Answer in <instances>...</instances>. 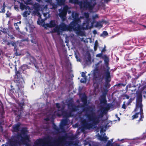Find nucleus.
<instances>
[{"mask_svg": "<svg viewBox=\"0 0 146 146\" xmlns=\"http://www.w3.org/2000/svg\"><path fill=\"white\" fill-rule=\"evenodd\" d=\"M112 105L111 104H108L105 107H101V113L98 116L96 115L93 110L92 113H86L85 115L89 122L88 123L86 119H84L81 121V123L83 128L86 129H90L92 128H96L97 125L100 122V117H102L104 114H106L108 111L112 107Z\"/></svg>", "mask_w": 146, "mask_h": 146, "instance_id": "f257e3e1", "label": "nucleus"}, {"mask_svg": "<svg viewBox=\"0 0 146 146\" xmlns=\"http://www.w3.org/2000/svg\"><path fill=\"white\" fill-rule=\"evenodd\" d=\"M15 74L14 80L13 82L11 83V88L9 89V91L13 93L15 92L19 97L24 94L23 83L24 81L22 75L21 74V73L19 71H17L16 67H15Z\"/></svg>", "mask_w": 146, "mask_h": 146, "instance_id": "f03ea898", "label": "nucleus"}, {"mask_svg": "<svg viewBox=\"0 0 146 146\" xmlns=\"http://www.w3.org/2000/svg\"><path fill=\"white\" fill-rule=\"evenodd\" d=\"M53 139L52 137L48 136L45 139H37L35 143L37 145L41 144L45 141L48 146H58L60 144L63 143L66 139L65 137L64 136H59L58 139H54L52 141Z\"/></svg>", "mask_w": 146, "mask_h": 146, "instance_id": "7ed1b4c3", "label": "nucleus"}, {"mask_svg": "<svg viewBox=\"0 0 146 146\" xmlns=\"http://www.w3.org/2000/svg\"><path fill=\"white\" fill-rule=\"evenodd\" d=\"M75 21V19L71 22L68 25H67L64 23H61L59 26H57L55 27V31L58 33L61 31H70L72 30L76 31L80 30V26L78 27H75L76 23H74Z\"/></svg>", "mask_w": 146, "mask_h": 146, "instance_id": "20e7f679", "label": "nucleus"}, {"mask_svg": "<svg viewBox=\"0 0 146 146\" xmlns=\"http://www.w3.org/2000/svg\"><path fill=\"white\" fill-rule=\"evenodd\" d=\"M87 98V96L85 94H84L81 98V100L83 104L79 106L83 108L82 111L86 112L85 114L88 113H92L93 112V108L91 106H88Z\"/></svg>", "mask_w": 146, "mask_h": 146, "instance_id": "39448f33", "label": "nucleus"}, {"mask_svg": "<svg viewBox=\"0 0 146 146\" xmlns=\"http://www.w3.org/2000/svg\"><path fill=\"white\" fill-rule=\"evenodd\" d=\"M130 97L134 100L136 98L135 108L141 106L142 105H143L142 103L143 101L142 95L141 92L137 91L136 92V93H132L130 95Z\"/></svg>", "mask_w": 146, "mask_h": 146, "instance_id": "423d86ee", "label": "nucleus"}, {"mask_svg": "<svg viewBox=\"0 0 146 146\" xmlns=\"http://www.w3.org/2000/svg\"><path fill=\"white\" fill-rule=\"evenodd\" d=\"M72 17L73 18V21H74V19L75 20L74 23L76 24H75V27H78L79 26H80V30L77 31V32L79 33L81 31V26L78 23L81 22L80 19H83L84 17L83 16H80V17H79V14L75 12H72Z\"/></svg>", "mask_w": 146, "mask_h": 146, "instance_id": "0eeeda50", "label": "nucleus"}, {"mask_svg": "<svg viewBox=\"0 0 146 146\" xmlns=\"http://www.w3.org/2000/svg\"><path fill=\"white\" fill-rule=\"evenodd\" d=\"M90 1L88 0H84L83 2L82 7L85 9H92L94 7L95 4L96 0H89Z\"/></svg>", "mask_w": 146, "mask_h": 146, "instance_id": "6e6552de", "label": "nucleus"}, {"mask_svg": "<svg viewBox=\"0 0 146 146\" xmlns=\"http://www.w3.org/2000/svg\"><path fill=\"white\" fill-rule=\"evenodd\" d=\"M17 139H19V138H21L20 141H18L19 145H20L22 144H26L27 141L29 140V137L28 135H23L24 137L22 136L21 134L18 133L17 135Z\"/></svg>", "mask_w": 146, "mask_h": 146, "instance_id": "1a4fd4ad", "label": "nucleus"}, {"mask_svg": "<svg viewBox=\"0 0 146 146\" xmlns=\"http://www.w3.org/2000/svg\"><path fill=\"white\" fill-rule=\"evenodd\" d=\"M93 76L94 79L101 82L102 81L104 78V76L102 75V74L99 73V70L97 68L94 70Z\"/></svg>", "mask_w": 146, "mask_h": 146, "instance_id": "9d476101", "label": "nucleus"}, {"mask_svg": "<svg viewBox=\"0 0 146 146\" xmlns=\"http://www.w3.org/2000/svg\"><path fill=\"white\" fill-rule=\"evenodd\" d=\"M17 136H12L10 139H8V144L9 146H17L19 145L18 141L17 140Z\"/></svg>", "mask_w": 146, "mask_h": 146, "instance_id": "9b49d317", "label": "nucleus"}, {"mask_svg": "<svg viewBox=\"0 0 146 146\" xmlns=\"http://www.w3.org/2000/svg\"><path fill=\"white\" fill-rule=\"evenodd\" d=\"M60 113H57L56 115L60 117L62 115L64 117L67 118L70 116H72L71 113H68L66 111L64 110V107L63 106L60 109Z\"/></svg>", "mask_w": 146, "mask_h": 146, "instance_id": "f8f14e48", "label": "nucleus"}, {"mask_svg": "<svg viewBox=\"0 0 146 146\" xmlns=\"http://www.w3.org/2000/svg\"><path fill=\"white\" fill-rule=\"evenodd\" d=\"M90 22V18L87 19L85 22H84L81 26V29H87L90 28L89 26Z\"/></svg>", "mask_w": 146, "mask_h": 146, "instance_id": "ddd939ff", "label": "nucleus"}, {"mask_svg": "<svg viewBox=\"0 0 146 146\" xmlns=\"http://www.w3.org/2000/svg\"><path fill=\"white\" fill-rule=\"evenodd\" d=\"M108 68L106 72L105 81L106 83H109L111 81L110 72V68L107 66Z\"/></svg>", "mask_w": 146, "mask_h": 146, "instance_id": "4468645a", "label": "nucleus"}, {"mask_svg": "<svg viewBox=\"0 0 146 146\" xmlns=\"http://www.w3.org/2000/svg\"><path fill=\"white\" fill-rule=\"evenodd\" d=\"M56 25L55 21L54 20H51L49 23H46L44 24V28L46 29H47V27L52 28L56 27Z\"/></svg>", "mask_w": 146, "mask_h": 146, "instance_id": "2eb2a0df", "label": "nucleus"}, {"mask_svg": "<svg viewBox=\"0 0 146 146\" xmlns=\"http://www.w3.org/2000/svg\"><path fill=\"white\" fill-rule=\"evenodd\" d=\"M68 108L71 110V111H76L78 110V106L71 102H70L68 104Z\"/></svg>", "mask_w": 146, "mask_h": 146, "instance_id": "dca6fc26", "label": "nucleus"}, {"mask_svg": "<svg viewBox=\"0 0 146 146\" xmlns=\"http://www.w3.org/2000/svg\"><path fill=\"white\" fill-rule=\"evenodd\" d=\"M139 108L140 109V111L139 112H140L139 114H140L141 115L140 117L143 118L144 117V115H143V105H142L141 106L138 107L137 108H135L134 110V111L135 112L137 111Z\"/></svg>", "mask_w": 146, "mask_h": 146, "instance_id": "f3484780", "label": "nucleus"}, {"mask_svg": "<svg viewBox=\"0 0 146 146\" xmlns=\"http://www.w3.org/2000/svg\"><path fill=\"white\" fill-rule=\"evenodd\" d=\"M21 125L20 123H18L13 125L12 128L14 132H17L19 131V127Z\"/></svg>", "mask_w": 146, "mask_h": 146, "instance_id": "a211bd4d", "label": "nucleus"}, {"mask_svg": "<svg viewBox=\"0 0 146 146\" xmlns=\"http://www.w3.org/2000/svg\"><path fill=\"white\" fill-rule=\"evenodd\" d=\"M66 14L67 13L62 10L61 12L59 13L58 15L61 19L64 21L66 18Z\"/></svg>", "mask_w": 146, "mask_h": 146, "instance_id": "6ab92c4d", "label": "nucleus"}, {"mask_svg": "<svg viewBox=\"0 0 146 146\" xmlns=\"http://www.w3.org/2000/svg\"><path fill=\"white\" fill-rule=\"evenodd\" d=\"M28 131H29L27 127H23L21 130V133L20 134L23 135H27V134L28 133Z\"/></svg>", "mask_w": 146, "mask_h": 146, "instance_id": "aec40b11", "label": "nucleus"}, {"mask_svg": "<svg viewBox=\"0 0 146 146\" xmlns=\"http://www.w3.org/2000/svg\"><path fill=\"white\" fill-rule=\"evenodd\" d=\"M106 133H104L103 136L101 135H99L98 136L99 139L101 141H107V140L108 139V138L106 136L104 137Z\"/></svg>", "mask_w": 146, "mask_h": 146, "instance_id": "412c9836", "label": "nucleus"}, {"mask_svg": "<svg viewBox=\"0 0 146 146\" xmlns=\"http://www.w3.org/2000/svg\"><path fill=\"white\" fill-rule=\"evenodd\" d=\"M68 120V118H66L65 119H62L61 121V125L60 127L62 126H63L66 125L67 124Z\"/></svg>", "mask_w": 146, "mask_h": 146, "instance_id": "4be33fe9", "label": "nucleus"}, {"mask_svg": "<svg viewBox=\"0 0 146 146\" xmlns=\"http://www.w3.org/2000/svg\"><path fill=\"white\" fill-rule=\"evenodd\" d=\"M107 102L106 96H102V99L100 100V103L103 104L104 105H107Z\"/></svg>", "mask_w": 146, "mask_h": 146, "instance_id": "5701e85b", "label": "nucleus"}, {"mask_svg": "<svg viewBox=\"0 0 146 146\" xmlns=\"http://www.w3.org/2000/svg\"><path fill=\"white\" fill-rule=\"evenodd\" d=\"M1 31L3 32V33L5 34L6 36V37H8L9 38V35L8 33H7V32L8 31V29L7 28H3L2 29V30H1Z\"/></svg>", "mask_w": 146, "mask_h": 146, "instance_id": "b1692460", "label": "nucleus"}, {"mask_svg": "<svg viewBox=\"0 0 146 146\" xmlns=\"http://www.w3.org/2000/svg\"><path fill=\"white\" fill-rule=\"evenodd\" d=\"M41 19V16L40 15L39 16V18H38V21H37V23L38 24L40 25L43 23L46 20L44 19H41V20L40 19Z\"/></svg>", "mask_w": 146, "mask_h": 146, "instance_id": "393cba45", "label": "nucleus"}, {"mask_svg": "<svg viewBox=\"0 0 146 146\" xmlns=\"http://www.w3.org/2000/svg\"><path fill=\"white\" fill-rule=\"evenodd\" d=\"M53 129L58 132L60 131V128L57 127V126L54 123H53Z\"/></svg>", "mask_w": 146, "mask_h": 146, "instance_id": "a878e982", "label": "nucleus"}, {"mask_svg": "<svg viewBox=\"0 0 146 146\" xmlns=\"http://www.w3.org/2000/svg\"><path fill=\"white\" fill-rule=\"evenodd\" d=\"M20 8L22 10H23L24 9H27V6L25 5L23 3H21L20 4Z\"/></svg>", "mask_w": 146, "mask_h": 146, "instance_id": "bb28decb", "label": "nucleus"}, {"mask_svg": "<svg viewBox=\"0 0 146 146\" xmlns=\"http://www.w3.org/2000/svg\"><path fill=\"white\" fill-rule=\"evenodd\" d=\"M82 76L84 77V80H81V82L82 83H84L86 81V76L85 73L84 72L82 73Z\"/></svg>", "mask_w": 146, "mask_h": 146, "instance_id": "cd10ccee", "label": "nucleus"}, {"mask_svg": "<svg viewBox=\"0 0 146 146\" xmlns=\"http://www.w3.org/2000/svg\"><path fill=\"white\" fill-rule=\"evenodd\" d=\"M74 3L79 4L80 7H82L83 5V2L82 1H79V0H74Z\"/></svg>", "mask_w": 146, "mask_h": 146, "instance_id": "c85d7f7f", "label": "nucleus"}, {"mask_svg": "<svg viewBox=\"0 0 146 146\" xmlns=\"http://www.w3.org/2000/svg\"><path fill=\"white\" fill-rule=\"evenodd\" d=\"M47 1L49 2L51 5H52L53 9H55L57 8V5L54 3H52V0H47Z\"/></svg>", "mask_w": 146, "mask_h": 146, "instance_id": "c756f323", "label": "nucleus"}, {"mask_svg": "<svg viewBox=\"0 0 146 146\" xmlns=\"http://www.w3.org/2000/svg\"><path fill=\"white\" fill-rule=\"evenodd\" d=\"M66 0H56L58 5H61L63 4Z\"/></svg>", "mask_w": 146, "mask_h": 146, "instance_id": "7c9ffc66", "label": "nucleus"}, {"mask_svg": "<svg viewBox=\"0 0 146 146\" xmlns=\"http://www.w3.org/2000/svg\"><path fill=\"white\" fill-rule=\"evenodd\" d=\"M69 8L67 5L64 6L62 9V11L67 13V12Z\"/></svg>", "mask_w": 146, "mask_h": 146, "instance_id": "2f4dec72", "label": "nucleus"}, {"mask_svg": "<svg viewBox=\"0 0 146 146\" xmlns=\"http://www.w3.org/2000/svg\"><path fill=\"white\" fill-rule=\"evenodd\" d=\"M102 58L104 59V61L106 64L108 63L109 59L106 55H104V56Z\"/></svg>", "mask_w": 146, "mask_h": 146, "instance_id": "473e14b6", "label": "nucleus"}, {"mask_svg": "<svg viewBox=\"0 0 146 146\" xmlns=\"http://www.w3.org/2000/svg\"><path fill=\"white\" fill-rule=\"evenodd\" d=\"M140 112H139L137 113H136L135 114L132 116V119H134L137 118L138 117V115L139 114Z\"/></svg>", "mask_w": 146, "mask_h": 146, "instance_id": "72a5a7b5", "label": "nucleus"}, {"mask_svg": "<svg viewBox=\"0 0 146 146\" xmlns=\"http://www.w3.org/2000/svg\"><path fill=\"white\" fill-rule=\"evenodd\" d=\"M98 46V43L97 40H96L95 42L94 46V51H96L97 49Z\"/></svg>", "mask_w": 146, "mask_h": 146, "instance_id": "f704fd0d", "label": "nucleus"}, {"mask_svg": "<svg viewBox=\"0 0 146 146\" xmlns=\"http://www.w3.org/2000/svg\"><path fill=\"white\" fill-rule=\"evenodd\" d=\"M56 108H58L57 113L59 112L60 111V104L59 103H56Z\"/></svg>", "mask_w": 146, "mask_h": 146, "instance_id": "c9c22d12", "label": "nucleus"}, {"mask_svg": "<svg viewBox=\"0 0 146 146\" xmlns=\"http://www.w3.org/2000/svg\"><path fill=\"white\" fill-rule=\"evenodd\" d=\"M30 61L32 63H35L36 62V59L33 56H31L30 58Z\"/></svg>", "mask_w": 146, "mask_h": 146, "instance_id": "e433bc0d", "label": "nucleus"}, {"mask_svg": "<svg viewBox=\"0 0 146 146\" xmlns=\"http://www.w3.org/2000/svg\"><path fill=\"white\" fill-rule=\"evenodd\" d=\"M108 35V33L106 31H103L102 33L101 34L100 36H107Z\"/></svg>", "mask_w": 146, "mask_h": 146, "instance_id": "4c0bfd02", "label": "nucleus"}, {"mask_svg": "<svg viewBox=\"0 0 146 146\" xmlns=\"http://www.w3.org/2000/svg\"><path fill=\"white\" fill-rule=\"evenodd\" d=\"M29 13H28V12L27 11H25L24 12L23 14V16L24 17H27V15H29Z\"/></svg>", "mask_w": 146, "mask_h": 146, "instance_id": "58836bf2", "label": "nucleus"}, {"mask_svg": "<svg viewBox=\"0 0 146 146\" xmlns=\"http://www.w3.org/2000/svg\"><path fill=\"white\" fill-rule=\"evenodd\" d=\"M101 22L100 21L99 22H97L96 23V27H102V25L101 23Z\"/></svg>", "mask_w": 146, "mask_h": 146, "instance_id": "ea45409f", "label": "nucleus"}, {"mask_svg": "<svg viewBox=\"0 0 146 146\" xmlns=\"http://www.w3.org/2000/svg\"><path fill=\"white\" fill-rule=\"evenodd\" d=\"M105 146H113V144L110 141H108Z\"/></svg>", "mask_w": 146, "mask_h": 146, "instance_id": "a19ab883", "label": "nucleus"}, {"mask_svg": "<svg viewBox=\"0 0 146 146\" xmlns=\"http://www.w3.org/2000/svg\"><path fill=\"white\" fill-rule=\"evenodd\" d=\"M84 16L86 19L89 18V14L88 13H84Z\"/></svg>", "mask_w": 146, "mask_h": 146, "instance_id": "79ce46f5", "label": "nucleus"}, {"mask_svg": "<svg viewBox=\"0 0 146 146\" xmlns=\"http://www.w3.org/2000/svg\"><path fill=\"white\" fill-rule=\"evenodd\" d=\"M125 85L126 84H125L123 83H119L117 84L115 86H117L118 87H121L122 86H125Z\"/></svg>", "mask_w": 146, "mask_h": 146, "instance_id": "37998d69", "label": "nucleus"}, {"mask_svg": "<svg viewBox=\"0 0 146 146\" xmlns=\"http://www.w3.org/2000/svg\"><path fill=\"white\" fill-rule=\"evenodd\" d=\"M133 101H134V100L131 97L127 103V105H129Z\"/></svg>", "mask_w": 146, "mask_h": 146, "instance_id": "c03bdc74", "label": "nucleus"}, {"mask_svg": "<svg viewBox=\"0 0 146 146\" xmlns=\"http://www.w3.org/2000/svg\"><path fill=\"white\" fill-rule=\"evenodd\" d=\"M19 105L21 107V109L22 110L23 108V106L24 105V102H23L22 103L21 102L19 103Z\"/></svg>", "mask_w": 146, "mask_h": 146, "instance_id": "a18cd8bd", "label": "nucleus"}, {"mask_svg": "<svg viewBox=\"0 0 146 146\" xmlns=\"http://www.w3.org/2000/svg\"><path fill=\"white\" fill-rule=\"evenodd\" d=\"M123 96L125 97V98H123V99H125V98H126L127 99H129V96H128V95H127L126 94H124L123 95Z\"/></svg>", "mask_w": 146, "mask_h": 146, "instance_id": "49530a36", "label": "nucleus"}, {"mask_svg": "<svg viewBox=\"0 0 146 146\" xmlns=\"http://www.w3.org/2000/svg\"><path fill=\"white\" fill-rule=\"evenodd\" d=\"M105 86L106 88H108L110 86V84H109V83H106V82L105 84Z\"/></svg>", "mask_w": 146, "mask_h": 146, "instance_id": "de8ad7c7", "label": "nucleus"}, {"mask_svg": "<svg viewBox=\"0 0 146 146\" xmlns=\"http://www.w3.org/2000/svg\"><path fill=\"white\" fill-rule=\"evenodd\" d=\"M93 20H95L96 18H99L98 15V14H96L92 17Z\"/></svg>", "mask_w": 146, "mask_h": 146, "instance_id": "09e8293b", "label": "nucleus"}, {"mask_svg": "<svg viewBox=\"0 0 146 146\" xmlns=\"http://www.w3.org/2000/svg\"><path fill=\"white\" fill-rule=\"evenodd\" d=\"M27 66L26 65H23L21 66V69L23 71L25 70L26 68H27Z\"/></svg>", "mask_w": 146, "mask_h": 146, "instance_id": "8fccbe9b", "label": "nucleus"}, {"mask_svg": "<svg viewBox=\"0 0 146 146\" xmlns=\"http://www.w3.org/2000/svg\"><path fill=\"white\" fill-rule=\"evenodd\" d=\"M47 13H44L43 14V15L44 17V19L45 20H46L48 18L47 17Z\"/></svg>", "mask_w": 146, "mask_h": 146, "instance_id": "3c124183", "label": "nucleus"}, {"mask_svg": "<svg viewBox=\"0 0 146 146\" xmlns=\"http://www.w3.org/2000/svg\"><path fill=\"white\" fill-rule=\"evenodd\" d=\"M103 55V53L101 52L100 53H99L98 54H97L96 55V56L97 57H101L102 56V55Z\"/></svg>", "mask_w": 146, "mask_h": 146, "instance_id": "603ef678", "label": "nucleus"}, {"mask_svg": "<svg viewBox=\"0 0 146 146\" xmlns=\"http://www.w3.org/2000/svg\"><path fill=\"white\" fill-rule=\"evenodd\" d=\"M125 102H123V103L122 106V108H123L124 109H125L126 108V105L125 104Z\"/></svg>", "mask_w": 146, "mask_h": 146, "instance_id": "864d4df0", "label": "nucleus"}, {"mask_svg": "<svg viewBox=\"0 0 146 146\" xmlns=\"http://www.w3.org/2000/svg\"><path fill=\"white\" fill-rule=\"evenodd\" d=\"M19 23L18 22L17 23H15L14 24V26H15L16 28L17 29H19V27L18 26V23Z\"/></svg>", "mask_w": 146, "mask_h": 146, "instance_id": "5fc2aeb1", "label": "nucleus"}, {"mask_svg": "<svg viewBox=\"0 0 146 146\" xmlns=\"http://www.w3.org/2000/svg\"><path fill=\"white\" fill-rule=\"evenodd\" d=\"M34 8L35 10H38V9L39 7L38 5H36L34 6Z\"/></svg>", "mask_w": 146, "mask_h": 146, "instance_id": "6e6d98bb", "label": "nucleus"}, {"mask_svg": "<svg viewBox=\"0 0 146 146\" xmlns=\"http://www.w3.org/2000/svg\"><path fill=\"white\" fill-rule=\"evenodd\" d=\"M126 75L127 76V78L128 79H129L131 78V77L130 76V75L129 73H127Z\"/></svg>", "mask_w": 146, "mask_h": 146, "instance_id": "4d7b16f0", "label": "nucleus"}, {"mask_svg": "<svg viewBox=\"0 0 146 146\" xmlns=\"http://www.w3.org/2000/svg\"><path fill=\"white\" fill-rule=\"evenodd\" d=\"M106 46L105 45L104 47L102 49V50L101 52L102 53H103V52H105L106 51Z\"/></svg>", "mask_w": 146, "mask_h": 146, "instance_id": "13d9d810", "label": "nucleus"}, {"mask_svg": "<svg viewBox=\"0 0 146 146\" xmlns=\"http://www.w3.org/2000/svg\"><path fill=\"white\" fill-rule=\"evenodd\" d=\"M16 52L15 53V55L17 56H19V55H20V54H19L17 52V49H16Z\"/></svg>", "mask_w": 146, "mask_h": 146, "instance_id": "bf43d9fd", "label": "nucleus"}, {"mask_svg": "<svg viewBox=\"0 0 146 146\" xmlns=\"http://www.w3.org/2000/svg\"><path fill=\"white\" fill-rule=\"evenodd\" d=\"M5 12V8H4H4H3L1 9V11H0V12L4 13Z\"/></svg>", "mask_w": 146, "mask_h": 146, "instance_id": "052dcab7", "label": "nucleus"}, {"mask_svg": "<svg viewBox=\"0 0 146 146\" xmlns=\"http://www.w3.org/2000/svg\"><path fill=\"white\" fill-rule=\"evenodd\" d=\"M31 42H32V43H33L35 44H36L37 43V42L36 41H33L32 39L31 40Z\"/></svg>", "mask_w": 146, "mask_h": 146, "instance_id": "680f3d73", "label": "nucleus"}, {"mask_svg": "<svg viewBox=\"0 0 146 146\" xmlns=\"http://www.w3.org/2000/svg\"><path fill=\"white\" fill-rule=\"evenodd\" d=\"M87 59L89 61H91V56H90V55H89L88 57H87Z\"/></svg>", "mask_w": 146, "mask_h": 146, "instance_id": "e2e57ef3", "label": "nucleus"}, {"mask_svg": "<svg viewBox=\"0 0 146 146\" xmlns=\"http://www.w3.org/2000/svg\"><path fill=\"white\" fill-rule=\"evenodd\" d=\"M6 17H10L11 15V14L10 13H9L8 14L7 13L6 14Z\"/></svg>", "mask_w": 146, "mask_h": 146, "instance_id": "0e129e2a", "label": "nucleus"}, {"mask_svg": "<svg viewBox=\"0 0 146 146\" xmlns=\"http://www.w3.org/2000/svg\"><path fill=\"white\" fill-rule=\"evenodd\" d=\"M44 120L46 121H48L50 120V119L48 117H46L44 118Z\"/></svg>", "mask_w": 146, "mask_h": 146, "instance_id": "69168bd1", "label": "nucleus"}, {"mask_svg": "<svg viewBox=\"0 0 146 146\" xmlns=\"http://www.w3.org/2000/svg\"><path fill=\"white\" fill-rule=\"evenodd\" d=\"M93 33L94 34H96L97 33V32L96 30H94L93 31Z\"/></svg>", "mask_w": 146, "mask_h": 146, "instance_id": "338daca9", "label": "nucleus"}, {"mask_svg": "<svg viewBox=\"0 0 146 146\" xmlns=\"http://www.w3.org/2000/svg\"><path fill=\"white\" fill-rule=\"evenodd\" d=\"M93 21L91 23V24H92V26L93 24H94V23H95V20H93Z\"/></svg>", "mask_w": 146, "mask_h": 146, "instance_id": "774afa93", "label": "nucleus"}]
</instances>
